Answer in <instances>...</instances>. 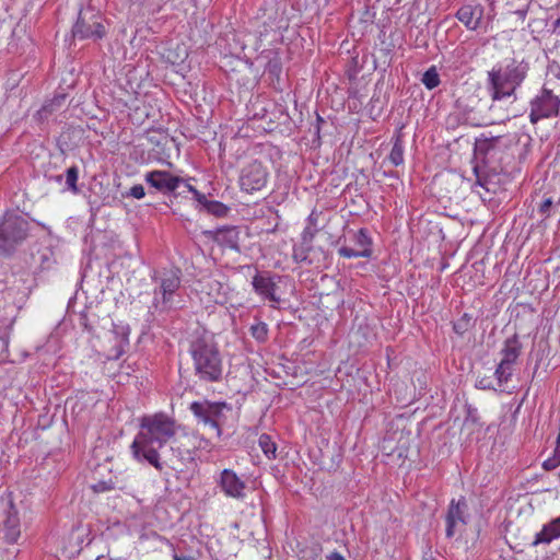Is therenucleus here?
Wrapping results in <instances>:
<instances>
[{
	"instance_id": "nucleus-1",
	"label": "nucleus",
	"mask_w": 560,
	"mask_h": 560,
	"mask_svg": "<svg viewBox=\"0 0 560 560\" xmlns=\"http://www.w3.org/2000/svg\"><path fill=\"white\" fill-rule=\"evenodd\" d=\"M178 428L175 420L163 412L143 416L140 419V430L131 444L135 458L145 460L162 471L164 466L159 448L177 435Z\"/></svg>"
},
{
	"instance_id": "nucleus-2",
	"label": "nucleus",
	"mask_w": 560,
	"mask_h": 560,
	"mask_svg": "<svg viewBox=\"0 0 560 560\" xmlns=\"http://www.w3.org/2000/svg\"><path fill=\"white\" fill-rule=\"evenodd\" d=\"M528 63L515 58L506 59L488 72L490 96L500 101L514 95L516 89L527 77Z\"/></svg>"
},
{
	"instance_id": "nucleus-3",
	"label": "nucleus",
	"mask_w": 560,
	"mask_h": 560,
	"mask_svg": "<svg viewBox=\"0 0 560 560\" xmlns=\"http://www.w3.org/2000/svg\"><path fill=\"white\" fill-rule=\"evenodd\" d=\"M196 373L200 380L217 382L222 375V361L218 349L205 341H196L190 350Z\"/></svg>"
},
{
	"instance_id": "nucleus-4",
	"label": "nucleus",
	"mask_w": 560,
	"mask_h": 560,
	"mask_svg": "<svg viewBox=\"0 0 560 560\" xmlns=\"http://www.w3.org/2000/svg\"><path fill=\"white\" fill-rule=\"evenodd\" d=\"M27 234L28 221L15 212H5L0 223V255H10Z\"/></svg>"
},
{
	"instance_id": "nucleus-5",
	"label": "nucleus",
	"mask_w": 560,
	"mask_h": 560,
	"mask_svg": "<svg viewBox=\"0 0 560 560\" xmlns=\"http://www.w3.org/2000/svg\"><path fill=\"white\" fill-rule=\"evenodd\" d=\"M228 408L225 402H212L203 399L191 402L189 410L195 418H197L199 423L209 425L214 431L215 436L220 438L222 435L220 421L223 416V410Z\"/></svg>"
},
{
	"instance_id": "nucleus-6",
	"label": "nucleus",
	"mask_w": 560,
	"mask_h": 560,
	"mask_svg": "<svg viewBox=\"0 0 560 560\" xmlns=\"http://www.w3.org/2000/svg\"><path fill=\"white\" fill-rule=\"evenodd\" d=\"M269 180V171L260 161H253L241 170L238 184L242 191L254 194L266 187Z\"/></svg>"
},
{
	"instance_id": "nucleus-7",
	"label": "nucleus",
	"mask_w": 560,
	"mask_h": 560,
	"mask_svg": "<svg viewBox=\"0 0 560 560\" xmlns=\"http://www.w3.org/2000/svg\"><path fill=\"white\" fill-rule=\"evenodd\" d=\"M560 110V98L551 90L542 89L540 94L530 103L529 120L536 124L541 119L558 116Z\"/></svg>"
},
{
	"instance_id": "nucleus-8",
	"label": "nucleus",
	"mask_w": 560,
	"mask_h": 560,
	"mask_svg": "<svg viewBox=\"0 0 560 560\" xmlns=\"http://www.w3.org/2000/svg\"><path fill=\"white\" fill-rule=\"evenodd\" d=\"M73 36L79 39H101L106 30L102 23V16L93 11L80 12L72 30Z\"/></svg>"
},
{
	"instance_id": "nucleus-9",
	"label": "nucleus",
	"mask_w": 560,
	"mask_h": 560,
	"mask_svg": "<svg viewBox=\"0 0 560 560\" xmlns=\"http://www.w3.org/2000/svg\"><path fill=\"white\" fill-rule=\"evenodd\" d=\"M280 276L270 272H256L252 279V285L261 300L267 301L272 308H278L281 303L277 294Z\"/></svg>"
},
{
	"instance_id": "nucleus-10",
	"label": "nucleus",
	"mask_w": 560,
	"mask_h": 560,
	"mask_svg": "<svg viewBox=\"0 0 560 560\" xmlns=\"http://www.w3.org/2000/svg\"><path fill=\"white\" fill-rule=\"evenodd\" d=\"M172 450L178 455L182 462H191L195 458L197 448L207 447L209 442L197 436L196 434L182 433L176 435Z\"/></svg>"
},
{
	"instance_id": "nucleus-11",
	"label": "nucleus",
	"mask_w": 560,
	"mask_h": 560,
	"mask_svg": "<svg viewBox=\"0 0 560 560\" xmlns=\"http://www.w3.org/2000/svg\"><path fill=\"white\" fill-rule=\"evenodd\" d=\"M467 510V503L464 497L460 499L452 500L445 516L446 523V537L451 538L456 533L460 532L466 525L465 512Z\"/></svg>"
},
{
	"instance_id": "nucleus-12",
	"label": "nucleus",
	"mask_w": 560,
	"mask_h": 560,
	"mask_svg": "<svg viewBox=\"0 0 560 560\" xmlns=\"http://www.w3.org/2000/svg\"><path fill=\"white\" fill-rule=\"evenodd\" d=\"M353 247L342 246L338 249V254L343 258H370L372 256V238L366 229H360L353 235Z\"/></svg>"
},
{
	"instance_id": "nucleus-13",
	"label": "nucleus",
	"mask_w": 560,
	"mask_h": 560,
	"mask_svg": "<svg viewBox=\"0 0 560 560\" xmlns=\"http://www.w3.org/2000/svg\"><path fill=\"white\" fill-rule=\"evenodd\" d=\"M221 491L228 498L242 499L245 495V481L232 469H223L218 479Z\"/></svg>"
},
{
	"instance_id": "nucleus-14",
	"label": "nucleus",
	"mask_w": 560,
	"mask_h": 560,
	"mask_svg": "<svg viewBox=\"0 0 560 560\" xmlns=\"http://www.w3.org/2000/svg\"><path fill=\"white\" fill-rule=\"evenodd\" d=\"M145 182L156 190L168 194L175 191L183 179L167 171H151L145 174Z\"/></svg>"
},
{
	"instance_id": "nucleus-15",
	"label": "nucleus",
	"mask_w": 560,
	"mask_h": 560,
	"mask_svg": "<svg viewBox=\"0 0 560 560\" xmlns=\"http://www.w3.org/2000/svg\"><path fill=\"white\" fill-rule=\"evenodd\" d=\"M410 433L393 432L386 435L382 441V450L387 455H397V457H407L409 448Z\"/></svg>"
},
{
	"instance_id": "nucleus-16",
	"label": "nucleus",
	"mask_w": 560,
	"mask_h": 560,
	"mask_svg": "<svg viewBox=\"0 0 560 560\" xmlns=\"http://www.w3.org/2000/svg\"><path fill=\"white\" fill-rule=\"evenodd\" d=\"M205 234L223 248L238 250L240 231L236 226H224L214 231H206Z\"/></svg>"
},
{
	"instance_id": "nucleus-17",
	"label": "nucleus",
	"mask_w": 560,
	"mask_h": 560,
	"mask_svg": "<svg viewBox=\"0 0 560 560\" xmlns=\"http://www.w3.org/2000/svg\"><path fill=\"white\" fill-rule=\"evenodd\" d=\"M482 16L483 8L478 4L462 5L456 12L458 21L462 22L469 31H476L479 27Z\"/></svg>"
},
{
	"instance_id": "nucleus-18",
	"label": "nucleus",
	"mask_w": 560,
	"mask_h": 560,
	"mask_svg": "<svg viewBox=\"0 0 560 560\" xmlns=\"http://www.w3.org/2000/svg\"><path fill=\"white\" fill-rule=\"evenodd\" d=\"M560 538V516L551 520L536 533L532 542L533 546L549 545Z\"/></svg>"
},
{
	"instance_id": "nucleus-19",
	"label": "nucleus",
	"mask_w": 560,
	"mask_h": 560,
	"mask_svg": "<svg viewBox=\"0 0 560 560\" xmlns=\"http://www.w3.org/2000/svg\"><path fill=\"white\" fill-rule=\"evenodd\" d=\"M522 353V343L516 335L508 338L501 349V362L515 365L518 357Z\"/></svg>"
},
{
	"instance_id": "nucleus-20",
	"label": "nucleus",
	"mask_w": 560,
	"mask_h": 560,
	"mask_svg": "<svg viewBox=\"0 0 560 560\" xmlns=\"http://www.w3.org/2000/svg\"><path fill=\"white\" fill-rule=\"evenodd\" d=\"M179 285L180 279L176 273H171L162 279L161 293L164 303L172 300L173 294L178 290Z\"/></svg>"
},
{
	"instance_id": "nucleus-21",
	"label": "nucleus",
	"mask_w": 560,
	"mask_h": 560,
	"mask_svg": "<svg viewBox=\"0 0 560 560\" xmlns=\"http://www.w3.org/2000/svg\"><path fill=\"white\" fill-rule=\"evenodd\" d=\"M208 285L210 289L209 294L212 295L215 303L225 304L228 302L229 285L226 283L219 280H211Z\"/></svg>"
},
{
	"instance_id": "nucleus-22",
	"label": "nucleus",
	"mask_w": 560,
	"mask_h": 560,
	"mask_svg": "<svg viewBox=\"0 0 560 560\" xmlns=\"http://www.w3.org/2000/svg\"><path fill=\"white\" fill-rule=\"evenodd\" d=\"M258 444L268 459H275L277 457V444L272 441L270 435L261 434Z\"/></svg>"
},
{
	"instance_id": "nucleus-23",
	"label": "nucleus",
	"mask_w": 560,
	"mask_h": 560,
	"mask_svg": "<svg viewBox=\"0 0 560 560\" xmlns=\"http://www.w3.org/2000/svg\"><path fill=\"white\" fill-rule=\"evenodd\" d=\"M514 366L515 365L506 364L501 361L499 362L494 375L500 386L506 384L511 380L514 372Z\"/></svg>"
},
{
	"instance_id": "nucleus-24",
	"label": "nucleus",
	"mask_w": 560,
	"mask_h": 560,
	"mask_svg": "<svg viewBox=\"0 0 560 560\" xmlns=\"http://www.w3.org/2000/svg\"><path fill=\"white\" fill-rule=\"evenodd\" d=\"M422 84L428 90H433L438 88L441 83L440 74L435 68V66H431L422 75L421 79Z\"/></svg>"
},
{
	"instance_id": "nucleus-25",
	"label": "nucleus",
	"mask_w": 560,
	"mask_h": 560,
	"mask_svg": "<svg viewBox=\"0 0 560 560\" xmlns=\"http://www.w3.org/2000/svg\"><path fill=\"white\" fill-rule=\"evenodd\" d=\"M388 160L395 166H399V165L404 164V145H402V141L399 137L396 138V140L392 147L390 153L388 155Z\"/></svg>"
},
{
	"instance_id": "nucleus-26",
	"label": "nucleus",
	"mask_w": 560,
	"mask_h": 560,
	"mask_svg": "<svg viewBox=\"0 0 560 560\" xmlns=\"http://www.w3.org/2000/svg\"><path fill=\"white\" fill-rule=\"evenodd\" d=\"M474 325L472 315L468 313H464L457 320L453 323L454 331L463 336L466 331H468Z\"/></svg>"
},
{
	"instance_id": "nucleus-27",
	"label": "nucleus",
	"mask_w": 560,
	"mask_h": 560,
	"mask_svg": "<svg viewBox=\"0 0 560 560\" xmlns=\"http://www.w3.org/2000/svg\"><path fill=\"white\" fill-rule=\"evenodd\" d=\"M250 336L258 342L264 343L268 340V325L264 322H257L249 328Z\"/></svg>"
},
{
	"instance_id": "nucleus-28",
	"label": "nucleus",
	"mask_w": 560,
	"mask_h": 560,
	"mask_svg": "<svg viewBox=\"0 0 560 560\" xmlns=\"http://www.w3.org/2000/svg\"><path fill=\"white\" fill-rule=\"evenodd\" d=\"M542 468L550 471L560 466V446L555 445L551 456L542 462Z\"/></svg>"
},
{
	"instance_id": "nucleus-29",
	"label": "nucleus",
	"mask_w": 560,
	"mask_h": 560,
	"mask_svg": "<svg viewBox=\"0 0 560 560\" xmlns=\"http://www.w3.org/2000/svg\"><path fill=\"white\" fill-rule=\"evenodd\" d=\"M79 179V170L77 166H71L66 172V184L68 188L73 192L77 194L79 191L77 182Z\"/></svg>"
},
{
	"instance_id": "nucleus-30",
	"label": "nucleus",
	"mask_w": 560,
	"mask_h": 560,
	"mask_svg": "<svg viewBox=\"0 0 560 560\" xmlns=\"http://www.w3.org/2000/svg\"><path fill=\"white\" fill-rule=\"evenodd\" d=\"M94 493H104L115 489V482L113 480H101L91 486Z\"/></svg>"
},
{
	"instance_id": "nucleus-31",
	"label": "nucleus",
	"mask_w": 560,
	"mask_h": 560,
	"mask_svg": "<svg viewBox=\"0 0 560 560\" xmlns=\"http://www.w3.org/2000/svg\"><path fill=\"white\" fill-rule=\"evenodd\" d=\"M127 197L142 199L145 196L144 187L140 184L133 185L126 194Z\"/></svg>"
},
{
	"instance_id": "nucleus-32",
	"label": "nucleus",
	"mask_w": 560,
	"mask_h": 560,
	"mask_svg": "<svg viewBox=\"0 0 560 560\" xmlns=\"http://www.w3.org/2000/svg\"><path fill=\"white\" fill-rule=\"evenodd\" d=\"M552 207V199L550 197L546 198L538 208V212L542 218H548L550 215V209Z\"/></svg>"
},
{
	"instance_id": "nucleus-33",
	"label": "nucleus",
	"mask_w": 560,
	"mask_h": 560,
	"mask_svg": "<svg viewBox=\"0 0 560 560\" xmlns=\"http://www.w3.org/2000/svg\"><path fill=\"white\" fill-rule=\"evenodd\" d=\"M317 229L314 226H306L302 233L303 241L312 242L315 237Z\"/></svg>"
},
{
	"instance_id": "nucleus-34",
	"label": "nucleus",
	"mask_w": 560,
	"mask_h": 560,
	"mask_svg": "<svg viewBox=\"0 0 560 560\" xmlns=\"http://www.w3.org/2000/svg\"><path fill=\"white\" fill-rule=\"evenodd\" d=\"M307 222H308V226H314V228H316V224H317V214L315 213V211H312V213L308 215V218H307Z\"/></svg>"
},
{
	"instance_id": "nucleus-35",
	"label": "nucleus",
	"mask_w": 560,
	"mask_h": 560,
	"mask_svg": "<svg viewBox=\"0 0 560 560\" xmlns=\"http://www.w3.org/2000/svg\"><path fill=\"white\" fill-rule=\"evenodd\" d=\"M186 187L189 191H191L197 198L198 200H200V198H203L205 196L201 195L194 186H191L190 184H186Z\"/></svg>"
},
{
	"instance_id": "nucleus-36",
	"label": "nucleus",
	"mask_w": 560,
	"mask_h": 560,
	"mask_svg": "<svg viewBox=\"0 0 560 560\" xmlns=\"http://www.w3.org/2000/svg\"><path fill=\"white\" fill-rule=\"evenodd\" d=\"M327 560H346V559H345V557H343L341 553H339V552L335 551V552H331V553L327 557Z\"/></svg>"
},
{
	"instance_id": "nucleus-37",
	"label": "nucleus",
	"mask_w": 560,
	"mask_h": 560,
	"mask_svg": "<svg viewBox=\"0 0 560 560\" xmlns=\"http://www.w3.org/2000/svg\"><path fill=\"white\" fill-rule=\"evenodd\" d=\"M173 560H194L191 557L189 556H178V555H174L173 556Z\"/></svg>"
},
{
	"instance_id": "nucleus-38",
	"label": "nucleus",
	"mask_w": 560,
	"mask_h": 560,
	"mask_svg": "<svg viewBox=\"0 0 560 560\" xmlns=\"http://www.w3.org/2000/svg\"><path fill=\"white\" fill-rule=\"evenodd\" d=\"M558 480H559V482H560V470H559V474H558Z\"/></svg>"
},
{
	"instance_id": "nucleus-39",
	"label": "nucleus",
	"mask_w": 560,
	"mask_h": 560,
	"mask_svg": "<svg viewBox=\"0 0 560 560\" xmlns=\"http://www.w3.org/2000/svg\"><path fill=\"white\" fill-rule=\"evenodd\" d=\"M110 560H124V559H121V558H117V559H110Z\"/></svg>"
}]
</instances>
